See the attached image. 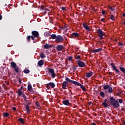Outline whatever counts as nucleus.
Returning a JSON list of instances; mask_svg holds the SVG:
<instances>
[{"label":"nucleus","mask_w":125,"mask_h":125,"mask_svg":"<svg viewBox=\"0 0 125 125\" xmlns=\"http://www.w3.org/2000/svg\"><path fill=\"white\" fill-rule=\"evenodd\" d=\"M26 104H27L26 105H31V102H30V100H29V99H28L27 100L25 101Z\"/></svg>","instance_id":"31"},{"label":"nucleus","mask_w":125,"mask_h":125,"mask_svg":"<svg viewBox=\"0 0 125 125\" xmlns=\"http://www.w3.org/2000/svg\"><path fill=\"white\" fill-rule=\"evenodd\" d=\"M1 91V87H0V92Z\"/></svg>","instance_id":"60"},{"label":"nucleus","mask_w":125,"mask_h":125,"mask_svg":"<svg viewBox=\"0 0 125 125\" xmlns=\"http://www.w3.org/2000/svg\"><path fill=\"white\" fill-rule=\"evenodd\" d=\"M92 10H93L94 11H96V10H95L94 8H93Z\"/></svg>","instance_id":"57"},{"label":"nucleus","mask_w":125,"mask_h":125,"mask_svg":"<svg viewBox=\"0 0 125 125\" xmlns=\"http://www.w3.org/2000/svg\"><path fill=\"white\" fill-rule=\"evenodd\" d=\"M50 86L52 88H54V87H55V84L53 82H50L47 83L46 87L47 89H49V88H50Z\"/></svg>","instance_id":"10"},{"label":"nucleus","mask_w":125,"mask_h":125,"mask_svg":"<svg viewBox=\"0 0 125 125\" xmlns=\"http://www.w3.org/2000/svg\"><path fill=\"white\" fill-rule=\"evenodd\" d=\"M100 95H101L103 98H104V97H105V93H104L103 91H101L100 92Z\"/></svg>","instance_id":"30"},{"label":"nucleus","mask_w":125,"mask_h":125,"mask_svg":"<svg viewBox=\"0 0 125 125\" xmlns=\"http://www.w3.org/2000/svg\"><path fill=\"white\" fill-rule=\"evenodd\" d=\"M102 14H103V15L105 14V10H103L102 11Z\"/></svg>","instance_id":"52"},{"label":"nucleus","mask_w":125,"mask_h":125,"mask_svg":"<svg viewBox=\"0 0 125 125\" xmlns=\"http://www.w3.org/2000/svg\"><path fill=\"white\" fill-rule=\"evenodd\" d=\"M44 63V62L43 61V60H40L38 62V66H39V67H42V65H43V64Z\"/></svg>","instance_id":"20"},{"label":"nucleus","mask_w":125,"mask_h":125,"mask_svg":"<svg viewBox=\"0 0 125 125\" xmlns=\"http://www.w3.org/2000/svg\"><path fill=\"white\" fill-rule=\"evenodd\" d=\"M35 104L37 107H40V106H41L39 102H35Z\"/></svg>","instance_id":"41"},{"label":"nucleus","mask_w":125,"mask_h":125,"mask_svg":"<svg viewBox=\"0 0 125 125\" xmlns=\"http://www.w3.org/2000/svg\"><path fill=\"white\" fill-rule=\"evenodd\" d=\"M62 104L65 106H69L70 105V102L68 100H65L62 101Z\"/></svg>","instance_id":"16"},{"label":"nucleus","mask_w":125,"mask_h":125,"mask_svg":"<svg viewBox=\"0 0 125 125\" xmlns=\"http://www.w3.org/2000/svg\"><path fill=\"white\" fill-rule=\"evenodd\" d=\"M67 84H68V82L63 81L62 85V88L63 89H66L67 87Z\"/></svg>","instance_id":"15"},{"label":"nucleus","mask_w":125,"mask_h":125,"mask_svg":"<svg viewBox=\"0 0 125 125\" xmlns=\"http://www.w3.org/2000/svg\"><path fill=\"white\" fill-rule=\"evenodd\" d=\"M107 99H105V100H104V102H103V103H102V105H103V106L104 108H107V107H108V104H107Z\"/></svg>","instance_id":"18"},{"label":"nucleus","mask_w":125,"mask_h":125,"mask_svg":"<svg viewBox=\"0 0 125 125\" xmlns=\"http://www.w3.org/2000/svg\"><path fill=\"white\" fill-rule=\"evenodd\" d=\"M74 57L75 59H81V56L80 55H76Z\"/></svg>","instance_id":"38"},{"label":"nucleus","mask_w":125,"mask_h":125,"mask_svg":"<svg viewBox=\"0 0 125 125\" xmlns=\"http://www.w3.org/2000/svg\"><path fill=\"white\" fill-rule=\"evenodd\" d=\"M26 40L28 42H31V36H28L26 38Z\"/></svg>","instance_id":"36"},{"label":"nucleus","mask_w":125,"mask_h":125,"mask_svg":"<svg viewBox=\"0 0 125 125\" xmlns=\"http://www.w3.org/2000/svg\"><path fill=\"white\" fill-rule=\"evenodd\" d=\"M32 35L33 36V37H35V38H39V32L37 31H33L32 32Z\"/></svg>","instance_id":"14"},{"label":"nucleus","mask_w":125,"mask_h":125,"mask_svg":"<svg viewBox=\"0 0 125 125\" xmlns=\"http://www.w3.org/2000/svg\"><path fill=\"white\" fill-rule=\"evenodd\" d=\"M43 47L45 49H48L49 48H50V47H51V45H49V44H47V43H46L44 45Z\"/></svg>","instance_id":"22"},{"label":"nucleus","mask_w":125,"mask_h":125,"mask_svg":"<svg viewBox=\"0 0 125 125\" xmlns=\"http://www.w3.org/2000/svg\"><path fill=\"white\" fill-rule=\"evenodd\" d=\"M83 26L86 31H90V28H89V27H88V26H87V25H86V24L85 23H83Z\"/></svg>","instance_id":"17"},{"label":"nucleus","mask_w":125,"mask_h":125,"mask_svg":"<svg viewBox=\"0 0 125 125\" xmlns=\"http://www.w3.org/2000/svg\"><path fill=\"white\" fill-rule=\"evenodd\" d=\"M48 71L51 74L52 78H55L56 77V74H55V72H54V69L53 68H49L48 69Z\"/></svg>","instance_id":"8"},{"label":"nucleus","mask_w":125,"mask_h":125,"mask_svg":"<svg viewBox=\"0 0 125 125\" xmlns=\"http://www.w3.org/2000/svg\"><path fill=\"white\" fill-rule=\"evenodd\" d=\"M72 69L74 71H76V70H77V68H76V67H75V66H72Z\"/></svg>","instance_id":"48"},{"label":"nucleus","mask_w":125,"mask_h":125,"mask_svg":"<svg viewBox=\"0 0 125 125\" xmlns=\"http://www.w3.org/2000/svg\"><path fill=\"white\" fill-rule=\"evenodd\" d=\"M75 85H77L78 86H80L81 88H82L83 91H86V89L85 88V87H84L83 85L81 84L79 82H77Z\"/></svg>","instance_id":"11"},{"label":"nucleus","mask_w":125,"mask_h":125,"mask_svg":"<svg viewBox=\"0 0 125 125\" xmlns=\"http://www.w3.org/2000/svg\"><path fill=\"white\" fill-rule=\"evenodd\" d=\"M71 93V95H73V93H72V91L70 92Z\"/></svg>","instance_id":"62"},{"label":"nucleus","mask_w":125,"mask_h":125,"mask_svg":"<svg viewBox=\"0 0 125 125\" xmlns=\"http://www.w3.org/2000/svg\"><path fill=\"white\" fill-rule=\"evenodd\" d=\"M64 38L61 35H57L56 38V42H63Z\"/></svg>","instance_id":"5"},{"label":"nucleus","mask_w":125,"mask_h":125,"mask_svg":"<svg viewBox=\"0 0 125 125\" xmlns=\"http://www.w3.org/2000/svg\"><path fill=\"white\" fill-rule=\"evenodd\" d=\"M108 8H109V9H110L111 11H113V10H115V9L113 8L112 7H111V6H108Z\"/></svg>","instance_id":"39"},{"label":"nucleus","mask_w":125,"mask_h":125,"mask_svg":"<svg viewBox=\"0 0 125 125\" xmlns=\"http://www.w3.org/2000/svg\"><path fill=\"white\" fill-rule=\"evenodd\" d=\"M66 28H67V26L64 25V26L61 27V30H65V32H66L67 31ZM65 29H66V30H65Z\"/></svg>","instance_id":"37"},{"label":"nucleus","mask_w":125,"mask_h":125,"mask_svg":"<svg viewBox=\"0 0 125 125\" xmlns=\"http://www.w3.org/2000/svg\"><path fill=\"white\" fill-rule=\"evenodd\" d=\"M18 95L19 96H22V92H21V91L20 90H19V91H18Z\"/></svg>","instance_id":"40"},{"label":"nucleus","mask_w":125,"mask_h":125,"mask_svg":"<svg viewBox=\"0 0 125 125\" xmlns=\"http://www.w3.org/2000/svg\"><path fill=\"white\" fill-rule=\"evenodd\" d=\"M121 23H122V24H123V25H125V20H122Z\"/></svg>","instance_id":"44"},{"label":"nucleus","mask_w":125,"mask_h":125,"mask_svg":"<svg viewBox=\"0 0 125 125\" xmlns=\"http://www.w3.org/2000/svg\"><path fill=\"white\" fill-rule=\"evenodd\" d=\"M122 16H123V17H125V13L122 14Z\"/></svg>","instance_id":"55"},{"label":"nucleus","mask_w":125,"mask_h":125,"mask_svg":"<svg viewBox=\"0 0 125 125\" xmlns=\"http://www.w3.org/2000/svg\"><path fill=\"white\" fill-rule=\"evenodd\" d=\"M29 105H25V107L26 109V112L28 113H30V107L29 106Z\"/></svg>","instance_id":"27"},{"label":"nucleus","mask_w":125,"mask_h":125,"mask_svg":"<svg viewBox=\"0 0 125 125\" xmlns=\"http://www.w3.org/2000/svg\"><path fill=\"white\" fill-rule=\"evenodd\" d=\"M2 19V16L1 15H0V20H1Z\"/></svg>","instance_id":"53"},{"label":"nucleus","mask_w":125,"mask_h":125,"mask_svg":"<svg viewBox=\"0 0 125 125\" xmlns=\"http://www.w3.org/2000/svg\"><path fill=\"white\" fill-rule=\"evenodd\" d=\"M57 36H56V34H52L51 35V37H49V39L50 40V39H52V40H56V38H57Z\"/></svg>","instance_id":"24"},{"label":"nucleus","mask_w":125,"mask_h":125,"mask_svg":"<svg viewBox=\"0 0 125 125\" xmlns=\"http://www.w3.org/2000/svg\"><path fill=\"white\" fill-rule=\"evenodd\" d=\"M35 38L36 37L33 36H31V40H32V41H35Z\"/></svg>","instance_id":"45"},{"label":"nucleus","mask_w":125,"mask_h":125,"mask_svg":"<svg viewBox=\"0 0 125 125\" xmlns=\"http://www.w3.org/2000/svg\"><path fill=\"white\" fill-rule=\"evenodd\" d=\"M12 110H13V111H16V107H13L12 108Z\"/></svg>","instance_id":"51"},{"label":"nucleus","mask_w":125,"mask_h":125,"mask_svg":"<svg viewBox=\"0 0 125 125\" xmlns=\"http://www.w3.org/2000/svg\"><path fill=\"white\" fill-rule=\"evenodd\" d=\"M44 37H46L47 38H48L50 36V33H49V31H46L44 32Z\"/></svg>","instance_id":"26"},{"label":"nucleus","mask_w":125,"mask_h":125,"mask_svg":"<svg viewBox=\"0 0 125 125\" xmlns=\"http://www.w3.org/2000/svg\"><path fill=\"white\" fill-rule=\"evenodd\" d=\"M19 83H22V80L21 79H20V78H19Z\"/></svg>","instance_id":"49"},{"label":"nucleus","mask_w":125,"mask_h":125,"mask_svg":"<svg viewBox=\"0 0 125 125\" xmlns=\"http://www.w3.org/2000/svg\"><path fill=\"white\" fill-rule=\"evenodd\" d=\"M118 44L120 46H123V45H124V43L123 42H118Z\"/></svg>","instance_id":"42"},{"label":"nucleus","mask_w":125,"mask_h":125,"mask_svg":"<svg viewBox=\"0 0 125 125\" xmlns=\"http://www.w3.org/2000/svg\"><path fill=\"white\" fill-rule=\"evenodd\" d=\"M79 37H81V36H80V34L78 33L77 32H74L72 33L71 35H70V38L71 39H76V38H79Z\"/></svg>","instance_id":"9"},{"label":"nucleus","mask_w":125,"mask_h":125,"mask_svg":"<svg viewBox=\"0 0 125 125\" xmlns=\"http://www.w3.org/2000/svg\"><path fill=\"white\" fill-rule=\"evenodd\" d=\"M110 100V104L113 108L115 109H117V108H119L120 107V104L118 102V100L115 99L114 97H110L109 98Z\"/></svg>","instance_id":"1"},{"label":"nucleus","mask_w":125,"mask_h":125,"mask_svg":"<svg viewBox=\"0 0 125 125\" xmlns=\"http://www.w3.org/2000/svg\"><path fill=\"white\" fill-rule=\"evenodd\" d=\"M22 89H23V87H21V88L19 90H22Z\"/></svg>","instance_id":"56"},{"label":"nucleus","mask_w":125,"mask_h":125,"mask_svg":"<svg viewBox=\"0 0 125 125\" xmlns=\"http://www.w3.org/2000/svg\"><path fill=\"white\" fill-rule=\"evenodd\" d=\"M97 33L98 34V36L100 37L101 40L103 39V37H104V34H103V31L100 28H99L97 30Z\"/></svg>","instance_id":"4"},{"label":"nucleus","mask_w":125,"mask_h":125,"mask_svg":"<svg viewBox=\"0 0 125 125\" xmlns=\"http://www.w3.org/2000/svg\"><path fill=\"white\" fill-rule=\"evenodd\" d=\"M108 73H109L110 75H112V72H109Z\"/></svg>","instance_id":"59"},{"label":"nucleus","mask_w":125,"mask_h":125,"mask_svg":"<svg viewBox=\"0 0 125 125\" xmlns=\"http://www.w3.org/2000/svg\"><path fill=\"white\" fill-rule=\"evenodd\" d=\"M65 81H66V82H67V83H71L73 84H75V85L77 84V83H78V82H77V81H75L70 80L68 77L65 78Z\"/></svg>","instance_id":"12"},{"label":"nucleus","mask_w":125,"mask_h":125,"mask_svg":"<svg viewBox=\"0 0 125 125\" xmlns=\"http://www.w3.org/2000/svg\"><path fill=\"white\" fill-rule=\"evenodd\" d=\"M119 69L123 74H125V68L124 67H120Z\"/></svg>","instance_id":"29"},{"label":"nucleus","mask_w":125,"mask_h":125,"mask_svg":"<svg viewBox=\"0 0 125 125\" xmlns=\"http://www.w3.org/2000/svg\"><path fill=\"white\" fill-rule=\"evenodd\" d=\"M57 51H62L64 49V46L63 45H58L56 46Z\"/></svg>","instance_id":"13"},{"label":"nucleus","mask_w":125,"mask_h":125,"mask_svg":"<svg viewBox=\"0 0 125 125\" xmlns=\"http://www.w3.org/2000/svg\"><path fill=\"white\" fill-rule=\"evenodd\" d=\"M33 42H35V41H33Z\"/></svg>","instance_id":"64"},{"label":"nucleus","mask_w":125,"mask_h":125,"mask_svg":"<svg viewBox=\"0 0 125 125\" xmlns=\"http://www.w3.org/2000/svg\"><path fill=\"white\" fill-rule=\"evenodd\" d=\"M102 48H100L97 49L92 50V52L93 53H96V52H99L100 51H102Z\"/></svg>","instance_id":"21"},{"label":"nucleus","mask_w":125,"mask_h":125,"mask_svg":"<svg viewBox=\"0 0 125 125\" xmlns=\"http://www.w3.org/2000/svg\"><path fill=\"white\" fill-rule=\"evenodd\" d=\"M5 6H6V4H5Z\"/></svg>","instance_id":"63"},{"label":"nucleus","mask_w":125,"mask_h":125,"mask_svg":"<svg viewBox=\"0 0 125 125\" xmlns=\"http://www.w3.org/2000/svg\"><path fill=\"white\" fill-rule=\"evenodd\" d=\"M68 60L71 61V60H72V59H73V57L71 56L68 57Z\"/></svg>","instance_id":"47"},{"label":"nucleus","mask_w":125,"mask_h":125,"mask_svg":"<svg viewBox=\"0 0 125 125\" xmlns=\"http://www.w3.org/2000/svg\"><path fill=\"white\" fill-rule=\"evenodd\" d=\"M61 9H62V10H65L66 8L65 7H62Z\"/></svg>","instance_id":"50"},{"label":"nucleus","mask_w":125,"mask_h":125,"mask_svg":"<svg viewBox=\"0 0 125 125\" xmlns=\"http://www.w3.org/2000/svg\"><path fill=\"white\" fill-rule=\"evenodd\" d=\"M119 103H120V104H122L123 103V100L122 99H119L118 100Z\"/></svg>","instance_id":"46"},{"label":"nucleus","mask_w":125,"mask_h":125,"mask_svg":"<svg viewBox=\"0 0 125 125\" xmlns=\"http://www.w3.org/2000/svg\"><path fill=\"white\" fill-rule=\"evenodd\" d=\"M9 116V113L7 112H5L3 113V117H5L6 118H7Z\"/></svg>","instance_id":"33"},{"label":"nucleus","mask_w":125,"mask_h":125,"mask_svg":"<svg viewBox=\"0 0 125 125\" xmlns=\"http://www.w3.org/2000/svg\"><path fill=\"white\" fill-rule=\"evenodd\" d=\"M92 125H96V124H95V123H93L92 124Z\"/></svg>","instance_id":"58"},{"label":"nucleus","mask_w":125,"mask_h":125,"mask_svg":"<svg viewBox=\"0 0 125 125\" xmlns=\"http://www.w3.org/2000/svg\"><path fill=\"white\" fill-rule=\"evenodd\" d=\"M76 61L80 68H83L85 67V63H84V62L80 60H77Z\"/></svg>","instance_id":"7"},{"label":"nucleus","mask_w":125,"mask_h":125,"mask_svg":"<svg viewBox=\"0 0 125 125\" xmlns=\"http://www.w3.org/2000/svg\"><path fill=\"white\" fill-rule=\"evenodd\" d=\"M101 20L102 22H104V18L101 19Z\"/></svg>","instance_id":"54"},{"label":"nucleus","mask_w":125,"mask_h":125,"mask_svg":"<svg viewBox=\"0 0 125 125\" xmlns=\"http://www.w3.org/2000/svg\"><path fill=\"white\" fill-rule=\"evenodd\" d=\"M27 90L28 91H33V87L31 84H28L27 86Z\"/></svg>","instance_id":"23"},{"label":"nucleus","mask_w":125,"mask_h":125,"mask_svg":"<svg viewBox=\"0 0 125 125\" xmlns=\"http://www.w3.org/2000/svg\"><path fill=\"white\" fill-rule=\"evenodd\" d=\"M103 88L105 90V93H112L113 92V87L110 86L109 85L103 86Z\"/></svg>","instance_id":"2"},{"label":"nucleus","mask_w":125,"mask_h":125,"mask_svg":"<svg viewBox=\"0 0 125 125\" xmlns=\"http://www.w3.org/2000/svg\"><path fill=\"white\" fill-rule=\"evenodd\" d=\"M11 66L12 68H14L16 73H18V72H19V68H18V66H17V64H16L15 62H11Z\"/></svg>","instance_id":"3"},{"label":"nucleus","mask_w":125,"mask_h":125,"mask_svg":"<svg viewBox=\"0 0 125 125\" xmlns=\"http://www.w3.org/2000/svg\"><path fill=\"white\" fill-rule=\"evenodd\" d=\"M93 75V72L92 71H89V72L86 73V77L87 78H90Z\"/></svg>","instance_id":"19"},{"label":"nucleus","mask_w":125,"mask_h":125,"mask_svg":"<svg viewBox=\"0 0 125 125\" xmlns=\"http://www.w3.org/2000/svg\"><path fill=\"white\" fill-rule=\"evenodd\" d=\"M40 57L41 58H42V59H43V58H45L46 56L45 55H44V54L42 53L40 54Z\"/></svg>","instance_id":"34"},{"label":"nucleus","mask_w":125,"mask_h":125,"mask_svg":"<svg viewBox=\"0 0 125 125\" xmlns=\"http://www.w3.org/2000/svg\"><path fill=\"white\" fill-rule=\"evenodd\" d=\"M43 9H44V10H45V11H44L45 14H46V13H47V11H49V10H47V9H46V8L42 9V10H43Z\"/></svg>","instance_id":"43"},{"label":"nucleus","mask_w":125,"mask_h":125,"mask_svg":"<svg viewBox=\"0 0 125 125\" xmlns=\"http://www.w3.org/2000/svg\"><path fill=\"white\" fill-rule=\"evenodd\" d=\"M22 97H23L24 101H27L28 99H29V98H27L25 95L24 94H23L22 95Z\"/></svg>","instance_id":"28"},{"label":"nucleus","mask_w":125,"mask_h":125,"mask_svg":"<svg viewBox=\"0 0 125 125\" xmlns=\"http://www.w3.org/2000/svg\"><path fill=\"white\" fill-rule=\"evenodd\" d=\"M91 102H90L89 104V105H91Z\"/></svg>","instance_id":"61"},{"label":"nucleus","mask_w":125,"mask_h":125,"mask_svg":"<svg viewBox=\"0 0 125 125\" xmlns=\"http://www.w3.org/2000/svg\"><path fill=\"white\" fill-rule=\"evenodd\" d=\"M110 19H111V20H112V21H115L116 18H115V16H114L113 15H111L110 16Z\"/></svg>","instance_id":"35"},{"label":"nucleus","mask_w":125,"mask_h":125,"mask_svg":"<svg viewBox=\"0 0 125 125\" xmlns=\"http://www.w3.org/2000/svg\"><path fill=\"white\" fill-rule=\"evenodd\" d=\"M110 65L112 67V69L115 72L116 74H119L120 73V70L117 68V66L115 65L114 63L112 62L110 63Z\"/></svg>","instance_id":"6"},{"label":"nucleus","mask_w":125,"mask_h":125,"mask_svg":"<svg viewBox=\"0 0 125 125\" xmlns=\"http://www.w3.org/2000/svg\"><path fill=\"white\" fill-rule=\"evenodd\" d=\"M18 121L21 123V124H22V125H25V121H24V119H23L21 118H20Z\"/></svg>","instance_id":"25"},{"label":"nucleus","mask_w":125,"mask_h":125,"mask_svg":"<svg viewBox=\"0 0 125 125\" xmlns=\"http://www.w3.org/2000/svg\"><path fill=\"white\" fill-rule=\"evenodd\" d=\"M23 73H24V74H29V73H30V70L29 69H24L23 71Z\"/></svg>","instance_id":"32"}]
</instances>
